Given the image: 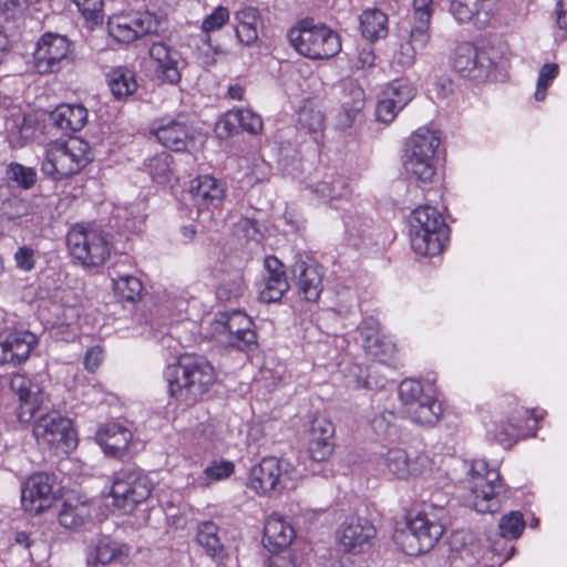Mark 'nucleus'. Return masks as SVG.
Returning a JSON list of instances; mask_svg holds the SVG:
<instances>
[{
    "label": "nucleus",
    "mask_w": 567,
    "mask_h": 567,
    "mask_svg": "<svg viewBox=\"0 0 567 567\" xmlns=\"http://www.w3.org/2000/svg\"><path fill=\"white\" fill-rule=\"evenodd\" d=\"M168 392L186 406L196 403L216 381L214 367L200 355L183 354L165 371Z\"/></svg>",
    "instance_id": "f257e3e1"
},
{
    "label": "nucleus",
    "mask_w": 567,
    "mask_h": 567,
    "mask_svg": "<svg viewBox=\"0 0 567 567\" xmlns=\"http://www.w3.org/2000/svg\"><path fill=\"white\" fill-rule=\"evenodd\" d=\"M93 159L90 144L81 137L54 141L47 145L41 172L53 181L79 174Z\"/></svg>",
    "instance_id": "f03ea898"
},
{
    "label": "nucleus",
    "mask_w": 567,
    "mask_h": 567,
    "mask_svg": "<svg viewBox=\"0 0 567 567\" xmlns=\"http://www.w3.org/2000/svg\"><path fill=\"white\" fill-rule=\"evenodd\" d=\"M287 38L291 47L310 60H328L341 51L339 34L313 19H302L290 28Z\"/></svg>",
    "instance_id": "7ed1b4c3"
},
{
    "label": "nucleus",
    "mask_w": 567,
    "mask_h": 567,
    "mask_svg": "<svg viewBox=\"0 0 567 567\" xmlns=\"http://www.w3.org/2000/svg\"><path fill=\"white\" fill-rule=\"evenodd\" d=\"M444 507L416 513L404 529L395 536L396 543L410 556H417L432 549L444 533Z\"/></svg>",
    "instance_id": "20e7f679"
},
{
    "label": "nucleus",
    "mask_w": 567,
    "mask_h": 567,
    "mask_svg": "<svg viewBox=\"0 0 567 567\" xmlns=\"http://www.w3.org/2000/svg\"><path fill=\"white\" fill-rule=\"evenodd\" d=\"M449 239V228L436 208L424 205L415 208L410 218V241L420 256H436Z\"/></svg>",
    "instance_id": "39448f33"
},
{
    "label": "nucleus",
    "mask_w": 567,
    "mask_h": 567,
    "mask_svg": "<svg viewBox=\"0 0 567 567\" xmlns=\"http://www.w3.org/2000/svg\"><path fill=\"white\" fill-rule=\"evenodd\" d=\"M441 144L439 131L423 126L406 141L403 166L408 174L422 183H429L436 172V151Z\"/></svg>",
    "instance_id": "423d86ee"
},
{
    "label": "nucleus",
    "mask_w": 567,
    "mask_h": 567,
    "mask_svg": "<svg viewBox=\"0 0 567 567\" xmlns=\"http://www.w3.org/2000/svg\"><path fill=\"white\" fill-rule=\"evenodd\" d=\"M70 254L84 267L103 265L111 255L107 234L92 224H75L66 235Z\"/></svg>",
    "instance_id": "0eeeda50"
},
{
    "label": "nucleus",
    "mask_w": 567,
    "mask_h": 567,
    "mask_svg": "<svg viewBox=\"0 0 567 567\" xmlns=\"http://www.w3.org/2000/svg\"><path fill=\"white\" fill-rule=\"evenodd\" d=\"M470 502L478 513H493L498 508L497 496L503 491L499 473L489 468L485 460H475L471 471Z\"/></svg>",
    "instance_id": "6e6552de"
},
{
    "label": "nucleus",
    "mask_w": 567,
    "mask_h": 567,
    "mask_svg": "<svg viewBox=\"0 0 567 567\" xmlns=\"http://www.w3.org/2000/svg\"><path fill=\"white\" fill-rule=\"evenodd\" d=\"M152 489V482L146 475L137 471H121L113 478L112 505L123 513H130L150 497Z\"/></svg>",
    "instance_id": "1a4fd4ad"
},
{
    "label": "nucleus",
    "mask_w": 567,
    "mask_h": 567,
    "mask_svg": "<svg viewBox=\"0 0 567 567\" xmlns=\"http://www.w3.org/2000/svg\"><path fill=\"white\" fill-rule=\"evenodd\" d=\"M159 29L161 20L150 12L114 14L107 21L109 34L123 44H130L150 33H157Z\"/></svg>",
    "instance_id": "9d476101"
},
{
    "label": "nucleus",
    "mask_w": 567,
    "mask_h": 567,
    "mask_svg": "<svg viewBox=\"0 0 567 567\" xmlns=\"http://www.w3.org/2000/svg\"><path fill=\"white\" fill-rule=\"evenodd\" d=\"M72 44L66 37L43 34L33 53V65L39 74L59 72L71 61Z\"/></svg>",
    "instance_id": "9b49d317"
},
{
    "label": "nucleus",
    "mask_w": 567,
    "mask_h": 567,
    "mask_svg": "<svg viewBox=\"0 0 567 567\" xmlns=\"http://www.w3.org/2000/svg\"><path fill=\"white\" fill-rule=\"evenodd\" d=\"M377 536V529L365 517L350 515L338 526L336 543L340 551L362 554L369 550Z\"/></svg>",
    "instance_id": "f8f14e48"
},
{
    "label": "nucleus",
    "mask_w": 567,
    "mask_h": 567,
    "mask_svg": "<svg viewBox=\"0 0 567 567\" xmlns=\"http://www.w3.org/2000/svg\"><path fill=\"white\" fill-rule=\"evenodd\" d=\"M33 435L38 443L66 452L76 445L71 421L56 412L35 421Z\"/></svg>",
    "instance_id": "ddd939ff"
},
{
    "label": "nucleus",
    "mask_w": 567,
    "mask_h": 567,
    "mask_svg": "<svg viewBox=\"0 0 567 567\" xmlns=\"http://www.w3.org/2000/svg\"><path fill=\"white\" fill-rule=\"evenodd\" d=\"M378 465L389 475L406 480L412 476H424L432 471V461L425 453L411 457L405 450L394 447L388 450L378 460Z\"/></svg>",
    "instance_id": "4468645a"
},
{
    "label": "nucleus",
    "mask_w": 567,
    "mask_h": 567,
    "mask_svg": "<svg viewBox=\"0 0 567 567\" xmlns=\"http://www.w3.org/2000/svg\"><path fill=\"white\" fill-rule=\"evenodd\" d=\"M216 331L227 334L225 342L239 350H251L257 346V333L250 317L239 310L219 312L216 316Z\"/></svg>",
    "instance_id": "2eb2a0df"
},
{
    "label": "nucleus",
    "mask_w": 567,
    "mask_h": 567,
    "mask_svg": "<svg viewBox=\"0 0 567 567\" xmlns=\"http://www.w3.org/2000/svg\"><path fill=\"white\" fill-rule=\"evenodd\" d=\"M288 478L289 463L270 456L251 467L248 485L258 494H268L284 488Z\"/></svg>",
    "instance_id": "dca6fc26"
},
{
    "label": "nucleus",
    "mask_w": 567,
    "mask_h": 567,
    "mask_svg": "<svg viewBox=\"0 0 567 567\" xmlns=\"http://www.w3.org/2000/svg\"><path fill=\"white\" fill-rule=\"evenodd\" d=\"M55 495L53 477L47 473H37L23 484L21 503L25 512L37 515L52 506Z\"/></svg>",
    "instance_id": "f3484780"
},
{
    "label": "nucleus",
    "mask_w": 567,
    "mask_h": 567,
    "mask_svg": "<svg viewBox=\"0 0 567 567\" xmlns=\"http://www.w3.org/2000/svg\"><path fill=\"white\" fill-rule=\"evenodd\" d=\"M37 342L35 334L27 330L0 332V367L22 364L29 359Z\"/></svg>",
    "instance_id": "a211bd4d"
},
{
    "label": "nucleus",
    "mask_w": 567,
    "mask_h": 567,
    "mask_svg": "<svg viewBox=\"0 0 567 567\" xmlns=\"http://www.w3.org/2000/svg\"><path fill=\"white\" fill-rule=\"evenodd\" d=\"M453 66L464 78L481 80L488 76L494 62L485 51H478L472 43L457 47Z\"/></svg>",
    "instance_id": "6ab92c4d"
},
{
    "label": "nucleus",
    "mask_w": 567,
    "mask_h": 567,
    "mask_svg": "<svg viewBox=\"0 0 567 567\" xmlns=\"http://www.w3.org/2000/svg\"><path fill=\"white\" fill-rule=\"evenodd\" d=\"M151 133L163 146L175 152L186 151L193 141V133L187 123L171 116L154 121Z\"/></svg>",
    "instance_id": "aec40b11"
},
{
    "label": "nucleus",
    "mask_w": 567,
    "mask_h": 567,
    "mask_svg": "<svg viewBox=\"0 0 567 567\" xmlns=\"http://www.w3.org/2000/svg\"><path fill=\"white\" fill-rule=\"evenodd\" d=\"M148 54L158 80L169 84H177L181 81L182 59L177 50L163 42H154Z\"/></svg>",
    "instance_id": "412c9836"
},
{
    "label": "nucleus",
    "mask_w": 567,
    "mask_h": 567,
    "mask_svg": "<svg viewBox=\"0 0 567 567\" xmlns=\"http://www.w3.org/2000/svg\"><path fill=\"white\" fill-rule=\"evenodd\" d=\"M292 272L297 279L299 295L306 301H317L323 287V272L319 264L311 258H298L292 265Z\"/></svg>",
    "instance_id": "4be33fe9"
},
{
    "label": "nucleus",
    "mask_w": 567,
    "mask_h": 567,
    "mask_svg": "<svg viewBox=\"0 0 567 567\" xmlns=\"http://www.w3.org/2000/svg\"><path fill=\"white\" fill-rule=\"evenodd\" d=\"M10 389L19 396L20 420L30 421L43 403V393L40 386L25 374L14 373L10 380Z\"/></svg>",
    "instance_id": "5701e85b"
},
{
    "label": "nucleus",
    "mask_w": 567,
    "mask_h": 567,
    "mask_svg": "<svg viewBox=\"0 0 567 567\" xmlns=\"http://www.w3.org/2000/svg\"><path fill=\"white\" fill-rule=\"evenodd\" d=\"M361 337L365 353L373 360L388 363L393 358L395 344L377 321H365L361 327Z\"/></svg>",
    "instance_id": "b1692460"
},
{
    "label": "nucleus",
    "mask_w": 567,
    "mask_h": 567,
    "mask_svg": "<svg viewBox=\"0 0 567 567\" xmlns=\"http://www.w3.org/2000/svg\"><path fill=\"white\" fill-rule=\"evenodd\" d=\"M412 7L413 23L406 42L419 51L425 49L431 39L430 25L434 12L433 0H413Z\"/></svg>",
    "instance_id": "393cba45"
},
{
    "label": "nucleus",
    "mask_w": 567,
    "mask_h": 567,
    "mask_svg": "<svg viewBox=\"0 0 567 567\" xmlns=\"http://www.w3.org/2000/svg\"><path fill=\"white\" fill-rule=\"evenodd\" d=\"M189 194L198 212H203L215 208L221 204L225 197V187L224 184L215 177L204 175L194 181Z\"/></svg>",
    "instance_id": "a878e982"
},
{
    "label": "nucleus",
    "mask_w": 567,
    "mask_h": 567,
    "mask_svg": "<svg viewBox=\"0 0 567 567\" xmlns=\"http://www.w3.org/2000/svg\"><path fill=\"white\" fill-rule=\"evenodd\" d=\"M450 12L460 23L473 22L482 29L489 22L492 0H451Z\"/></svg>",
    "instance_id": "bb28decb"
},
{
    "label": "nucleus",
    "mask_w": 567,
    "mask_h": 567,
    "mask_svg": "<svg viewBox=\"0 0 567 567\" xmlns=\"http://www.w3.org/2000/svg\"><path fill=\"white\" fill-rule=\"evenodd\" d=\"M132 433L117 423H109L96 432V441L106 455L123 458L127 454Z\"/></svg>",
    "instance_id": "cd10ccee"
},
{
    "label": "nucleus",
    "mask_w": 567,
    "mask_h": 567,
    "mask_svg": "<svg viewBox=\"0 0 567 567\" xmlns=\"http://www.w3.org/2000/svg\"><path fill=\"white\" fill-rule=\"evenodd\" d=\"M265 268L267 271L266 284L259 298L267 303L277 302L289 289L284 265L278 258L269 256L265 259Z\"/></svg>",
    "instance_id": "c85d7f7f"
},
{
    "label": "nucleus",
    "mask_w": 567,
    "mask_h": 567,
    "mask_svg": "<svg viewBox=\"0 0 567 567\" xmlns=\"http://www.w3.org/2000/svg\"><path fill=\"white\" fill-rule=\"evenodd\" d=\"M293 527L277 514L270 515L264 527V546L276 553L287 548L295 538Z\"/></svg>",
    "instance_id": "c756f323"
},
{
    "label": "nucleus",
    "mask_w": 567,
    "mask_h": 567,
    "mask_svg": "<svg viewBox=\"0 0 567 567\" xmlns=\"http://www.w3.org/2000/svg\"><path fill=\"white\" fill-rule=\"evenodd\" d=\"M219 125L227 134H234L238 128L256 135L262 131V120L259 114L250 109H234L228 111Z\"/></svg>",
    "instance_id": "7c9ffc66"
},
{
    "label": "nucleus",
    "mask_w": 567,
    "mask_h": 567,
    "mask_svg": "<svg viewBox=\"0 0 567 567\" xmlns=\"http://www.w3.org/2000/svg\"><path fill=\"white\" fill-rule=\"evenodd\" d=\"M53 125L63 132H78L87 121V110L80 104H62L50 114Z\"/></svg>",
    "instance_id": "2f4dec72"
},
{
    "label": "nucleus",
    "mask_w": 567,
    "mask_h": 567,
    "mask_svg": "<svg viewBox=\"0 0 567 567\" xmlns=\"http://www.w3.org/2000/svg\"><path fill=\"white\" fill-rule=\"evenodd\" d=\"M236 37L245 45H251L258 40L259 10L255 7H244L235 13Z\"/></svg>",
    "instance_id": "473e14b6"
},
{
    "label": "nucleus",
    "mask_w": 567,
    "mask_h": 567,
    "mask_svg": "<svg viewBox=\"0 0 567 567\" xmlns=\"http://www.w3.org/2000/svg\"><path fill=\"white\" fill-rule=\"evenodd\" d=\"M218 532L219 528L214 522H202L197 526L196 543L207 556L220 560L225 557V546Z\"/></svg>",
    "instance_id": "72a5a7b5"
},
{
    "label": "nucleus",
    "mask_w": 567,
    "mask_h": 567,
    "mask_svg": "<svg viewBox=\"0 0 567 567\" xmlns=\"http://www.w3.org/2000/svg\"><path fill=\"white\" fill-rule=\"evenodd\" d=\"M125 554V546L114 542L110 537L103 536L95 539L87 553V564L90 566L102 564L106 565L121 558Z\"/></svg>",
    "instance_id": "f704fd0d"
},
{
    "label": "nucleus",
    "mask_w": 567,
    "mask_h": 567,
    "mask_svg": "<svg viewBox=\"0 0 567 567\" xmlns=\"http://www.w3.org/2000/svg\"><path fill=\"white\" fill-rule=\"evenodd\" d=\"M404 412L414 423L434 425L442 414V406L433 396L427 395L406 408Z\"/></svg>",
    "instance_id": "c9c22d12"
},
{
    "label": "nucleus",
    "mask_w": 567,
    "mask_h": 567,
    "mask_svg": "<svg viewBox=\"0 0 567 567\" xmlns=\"http://www.w3.org/2000/svg\"><path fill=\"white\" fill-rule=\"evenodd\" d=\"M106 82L112 95L118 101L127 99L137 89L134 73L126 68L112 69L106 73Z\"/></svg>",
    "instance_id": "e433bc0d"
},
{
    "label": "nucleus",
    "mask_w": 567,
    "mask_h": 567,
    "mask_svg": "<svg viewBox=\"0 0 567 567\" xmlns=\"http://www.w3.org/2000/svg\"><path fill=\"white\" fill-rule=\"evenodd\" d=\"M362 35L369 41L385 38L388 34V17L379 9H368L360 16Z\"/></svg>",
    "instance_id": "4c0bfd02"
},
{
    "label": "nucleus",
    "mask_w": 567,
    "mask_h": 567,
    "mask_svg": "<svg viewBox=\"0 0 567 567\" xmlns=\"http://www.w3.org/2000/svg\"><path fill=\"white\" fill-rule=\"evenodd\" d=\"M173 157L167 152L157 153L145 163L152 179L158 184L169 183L173 175Z\"/></svg>",
    "instance_id": "58836bf2"
},
{
    "label": "nucleus",
    "mask_w": 567,
    "mask_h": 567,
    "mask_svg": "<svg viewBox=\"0 0 567 567\" xmlns=\"http://www.w3.org/2000/svg\"><path fill=\"white\" fill-rule=\"evenodd\" d=\"M487 432L488 435L505 447L512 446L517 440L525 436L518 424L517 416H513L506 423L494 424V427L489 429Z\"/></svg>",
    "instance_id": "ea45409f"
},
{
    "label": "nucleus",
    "mask_w": 567,
    "mask_h": 567,
    "mask_svg": "<svg viewBox=\"0 0 567 567\" xmlns=\"http://www.w3.org/2000/svg\"><path fill=\"white\" fill-rule=\"evenodd\" d=\"M115 295L122 300L135 302L140 299L143 285L142 281L132 275H120L112 278Z\"/></svg>",
    "instance_id": "a19ab883"
},
{
    "label": "nucleus",
    "mask_w": 567,
    "mask_h": 567,
    "mask_svg": "<svg viewBox=\"0 0 567 567\" xmlns=\"http://www.w3.org/2000/svg\"><path fill=\"white\" fill-rule=\"evenodd\" d=\"M235 466L230 461H213L195 481L199 486H208L213 482L228 478L234 473Z\"/></svg>",
    "instance_id": "79ce46f5"
},
{
    "label": "nucleus",
    "mask_w": 567,
    "mask_h": 567,
    "mask_svg": "<svg viewBox=\"0 0 567 567\" xmlns=\"http://www.w3.org/2000/svg\"><path fill=\"white\" fill-rule=\"evenodd\" d=\"M363 105V92L361 90H357L354 92V97L351 104L348 102H343L341 110L337 115V126L340 130H347L351 127L354 124L358 115L360 114Z\"/></svg>",
    "instance_id": "37998d69"
},
{
    "label": "nucleus",
    "mask_w": 567,
    "mask_h": 567,
    "mask_svg": "<svg viewBox=\"0 0 567 567\" xmlns=\"http://www.w3.org/2000/svg\"><path fill=\"white\" fill-rule=\"evenodd\" d=\"M90 517V511L84 504L71 505L65 503L59 513V522L65 528H76Z\"/></svg>",
    "instance_id": "c03bdc74"
},
{
    "label": "nucleus",
    "mask_w": 567,
    "mask_h": 567,
    "mask_svg": "<svg viewBox=\"0 0 567 567\" xmlns=\"http://www.w3.org/2000/svg\"><path fill=\"white\" fill-rule=\"evenodd\" d=\"M385 96L394 100L399 106H405L415 95V87L406 80L392 81L383 91Z\"/></svg>",
    "instance_id": "a18cd8bd"
},
{
    "label": "nucleus",
    "mask_w": 567,
    "mask_h": 567,
    "mask_svg": "<svg viewBox=\"0 0 567 567\" xmlns=\"http://www.w3.org/2000/svg\"><path fill=\"white\" fill-rule=\"evenodd\" d=\"M310 188L323 202L341 197L344 190L342 183L331 175L315 183Z\"/></svg>",
    "instance_id": "49530a36"
},
{
    "label": "nucleus",
    "mask_w": 567,
    "mask_h": 567,
    "mask_svg": "<svg viewBox=\"0 0 567 567\" xmlns=\"http://www.w3.org/2000/svg\"><path fill=\"white\" fill-rule=\"evenodd\" d=\"M298 122L302 128L317 133L323 130L324 115L321 110L312 105H305L299 111Z\"/></svg>",
    "instance_id": "de8ad7c7"
},
{
    "label": "nucleus",
    "mask_w": 567,
    "mask_h": 567,
    "mask_svg": "<svg viewBox=\"0 0 567 567\" xmlns=\"http://www.w3.org/2000/svg\"><path fill=\"white\" fill-rule=\"evenodd\" d=\"M7 174L9 179L24 189L31 188L37 181V172L34 168L27 167L19 163H11L8 166Z\"/></svg>",
    "instance_id": "09e8293b"
},
{
    "label": "nucleus",
    "mask_w": 567,
    "mask_h": 567,
    "mask_svg": "<svg viewBox=\"0 0 567 567\" xmlns=\"http://www.w3.org/2000/svg\"><path fill=\"white\" fill-rule=\"evenodd\" d=\"M245 282L241 275L237 274L234 277L224 280L217 288V297L220 300L230 301L238 299L245 292Z\"/></svg>",
    "instance_id": "8fccbe9b"
},
{
    "label": "nucleus",
    "mask_w": 567,
    "mask_h": 567,
    "mask_svg": "<svg viewBox=\"0 0 567 567\" xmlns=\"http://www.w3.org/2000/svg\"><path fill=\"white\" fill-rule=\"evenodd\" d=\"M559 66L556 63L544 64L538 73L537 86L535 91V100L544 101L547 94V89L550 86L553 81L558 76Z\"/></svg>",
    "instance_id": "3c124183"
},
{
    "label": "nucleus",
    "mask_w": 567,
    "mask_h": 567,
    "mask_svg": "<svg viewBox=\"0 0 567 567\" xmlns=\"http://www.w3.org/2000/svg\"><path fill=\"white\" fill-rule=\"evenodd\" d=\"M498 527L501 535L504 538H518L525 527V522L522 513L512 512L508 515L503 516Z\"/></svg>",
    "instance_id": "603ef678"
},
{
    "label": "nucleus",
    "mask_w": 567,
    "mask_h": 567,
    "mask_svg": "<svg viewBox=\"0 0 567 567\" xmlns=\"http://www.w3.org/2000/svg\"><path fill=\"white\" fill-rule=\"evenodd\" d=\"M427 395L423 392L422 384L417 380L406 379L399 386V396L404 410Z\"/></svg>",
    "instance_id": "864d4df0"
},
{
    "label": "nucleus",
    "mask_w": 567,
    "mask_h": 567,
    "mask_svg": "<svg viewBox=\"0 0 567 567\" xmlns=\"http://www.w3.org/2000/svg\"><path fill=\"white\" fill-rule=\"evenodd\" d=\"M38 251L29 245L20 246L14 255L16 267L24 272H30L35 268Z\"/></svg>",
    "instance_id": "5fc2aeb1"
},
{
    "label": "nucleus",
    "mask_w": 567,
    "mask_h": 567,
    "mask_svg": "<svg viewBox=\"0 0 567 567\" xmlns=\"http://www.w3.org/2000/svg\"><path fill=\"white\" fill-rule=\"evenodd\" d=\"M417 50L412 44L402 42L399 49L394 52L392 58L393 68L405 70L411 68L416 59Z\"/></svg>",
    "instance_id": "6e6d98bb"
},
{
    "label": "nucleus",
    "mask_w": 567,
    "mask_h": 567,
    "mask_svg": "<svg viewBox=\"0 0 567 567\" xmlns=\"http://www.w3.org/2000/svg\"><path fill=\"white\" fill-rule=\"evenodd\" d=\"M229 20V11L226 7H217L202 22V30L206 34L221 29Z\"/></svg>",
    "instance_id": "4d7b16f0"
},
{
    "label": "nucleus",
    "mask_w": 567,
    "mask_h": 567,
    "mask_svg": "<svg viewBox=\"0 0 567 567\" xmlns=\"http://www.w3.org/2000/svg\"><path fill=\"white\" fill-rule=\"evenodd\" d=\"M333 451V443L324 439H309L308 453L312 461L323 462L330 457Z\"/></svg>",
    "instance_id": "13d9d810"
},
{
    "label": "nucleus",
    "mask_w": 567,
    "mask_h": 567,
    "mask_svg": "<svg viewBox=\"0 0 567 567\" xmlns=\"http://www.w3.org/2000/svg\"><path fill=\"white\" fill-rule=\"evenodd\" d=\"M402 109L403 106H399L394 100L385 96V93L383 92V96L375 107L377 120L383 123H391Z\"/></svg>",
    "instance_id": "bf43d9fd"
},
{
    "label": "nucleus",
    "mask_w": 567,
    "mask_h": 567,
    "mask_svg": "<svg viewBox=\"0 0 567 567\" xmlns=\"http://www.w3.org/2000/svg\"><path fill=\"white\" fill-rule=\"evenodd\" d=\"M333 435L334 427L329 419L324 416L313 417L309 429V439H324L332 441Z\"/></svg>",
    "instance_id": "052dcab7"
},
{
    "label": "nucleus",
    "mask_w": 567,
    "mask_h": 567,
    "mask_svg": "<svg viewBox=\"0 0 567 567\" xmlns=\"http://www.w3.org/2000/svg\"><path fill=\"white\" fill-rule=\"evenodd\" d=\"M29 202L22 198H11L3 203L2 214L9 220L18 219L29 213Z\"/></svg>",
    "instance_id": "680f3d73"
},
{
    "label": "nucleus",
    "mask_w": 567,
    "mask_h": 567,
    "mask_svg": "<svg viewBox=\"0 0 567 567\" xmlns=\"http://www.w3.org/2000/svg\"><path fill=\"white\" fill-rule=\"evenodd\" d=\"M82 14L94 23L102 21L103 0H73Z\"/></svg>",
    "instance_id": "e2e57ef3"
},
{
    "label": "nucleus",
    "mask_w": 567,
    "mask_h": 567,
    "mask_svg": "<svg viewBox=\"0 0 567 567\" xmlns=\"http://www.w3.org/2000/svg\"><path fill=\"white\" fill-rule=\"evenodd\" d=\"M235 230L237 235H241L249 240L258 241L261 238L260 227L255 218H240L235 225Z\"/></svg>",
    "instance_id": "0e129e2a"
},
{
    "label": "nucleus",
    "mask_w": 567,
    "mask_h": 567,
    "mask_svg": "<svg viewBox=\"0 0 567 567\" xmlns=\"http://www.w3.org/2000/svg\"><path fill=\"white\" fill-rule=\"evenodd\" d=\"M29 7L28 0H0V16L6 20L23 14Z\"/></svg>",
    "instance_id": "69168bd1"
},
{
    "label": "nucleus",
    "mask_w": 567,
    "mask_h": 567,
    "mask_svg": "<svg viewBox=\"0 0 567 567\" xmlns=\"http://www.w3.org/2000/svg\"><path fill=\"white\" fill-rule=\"evenodd\" d=\"M395 420V415L391 411H382L374 415L373 419H371V427L372 430L379 434L383 435L386 434L391 425L393 424Z\"/></svg>",
    "instance_id": "338daca9"
},
{
    "label": "nucleus",
    "mask_w": 567,
    "mask_h": 567,
    "mask_svg": "<svg viewBox=\"0 0 567 567\" xmlns=\"http://www.w3.org/2000/svg\"><path fill=\"white\" fill-rule=\"evenodd\" d=\"M103 360V350L101 347L95 346L90 348L84 357V367L90 372H95Z\"/></svg>",
    "instance_id": "774afa93"
}]
</instances>
